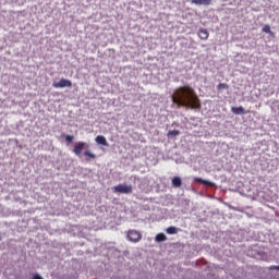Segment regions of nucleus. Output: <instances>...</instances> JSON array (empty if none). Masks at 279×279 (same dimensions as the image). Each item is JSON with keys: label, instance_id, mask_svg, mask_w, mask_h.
Listing matches in <instances>:
<instances>
[{"label": "nucleus", "instance_id": "nucleus-1", "mask_svg": "<svg viewBox=\"0 0 279 279\" xmlns=\"http://www.w3.org/2000/svg\"><path fill=\"white\" fill-rule=\"evenodd\" d=\"M172 101L182 108L192 110H199L202 108L195 89L189 85L178 87L172 95Z\"/></svg>", "mask_w": 279, "mask_h": 279}, {"label": "nucleus", "instance_id": "nucleus-2", "mask_svg": "<svg viewBox=\"0 0 279 279\" xmlns=\"http://www.w3.org/2000/svg\"><path fill=\"white\" fill-rule=\"evenodd\" d=\"M132 191H133L132 185L118 184L113 186V193H124L125 195H130Z\"/></svg>", "mask_w": 279, "mask_h": 279}, {"label": "nucleus", "instance_id": "nucleus-3", "mask_svg": "<svg viewBox=\"0 0 279 279\" xmlns=\"http://www.w3.org/2000/svg\"><path fill=\"white\" fill-rule=\"evenodd\" d=\"M128 239L132 243H138V241H141V239H143V235H141V232H138L136 230H129Z\"/></svg>", "mask_w": 279, "mask_h": 279}, {"label": "nucleus", "instance_id": "nucleus-4", "mask_svg": "<svg viewBox=\"0 0 279 279\" xmlns=\"http://www.w3.org/2000/svg\"><path fill=\"white\" fill-rule=\"evenodd\" d=\"M53 88H71L73 83L70 80L61 78L59 82L52 84Z\"/></svg>", "mask_w": 279, "mask_h": 279}, {"label": "nucleus", "instance_id": "nucleus-5", "mask_svg": "<svg viewBox=\"0 0 279 279\" xmlns=\"http://www.w3.org/2000/svg\"><path fill=\"white\" fill-rule=\"evenodd\" d=\"M84 149H88V145L86 144V142H78L74 146L73 151H74L75 156H82V150H84Z\"/></svg>", "mask_w": 279, "mask_h": 279}, {"label": "nucleus", "instance_id": "nucleus-6", "mask_svg": "<svg viewBox=\"0 0 279 279\" xmlns=\"http://www.w3.org/2000/svg\"><path fill=\"white\" fill-rule=\"evenodd\" d=\"M209 36H210V34L208 33V29L199 28V31H198V38H201V40H208Z\"/></svg>", "mask_w": 279, "mask_h": 279}, {"label": "nucleus", "instance_id": "nucleus-7", "mask_svg": "<svg viewBox=\"0 0 279 279\" xmlns=\"http://www.w3.org/2000/svg\"><path fill=\"white\" fill-rule=\"evenodd\" d=\"M194 5H210L213 0H191Z\"/></svg>", "mask_w": 279, "mask_h": 279}, {"label": "nucleus", "instance_id": "nucleus-8", "mask_svg": "<svg viewBox=\"0 0 279 279\" xmlns=\"http://www.w3.org/2000/svg\"><path fill=\"white\" fill-rule=\"evenodd\" d=\"M231 111L233 112V114H247V111H245V109L243 107H232Z\"/></svg>", "mask_w": 279, "mask_h": 279}, {"label": "nucleus", "instance_id": "nucleus-9", "mask_svg": "<svg viewBox=\"0 0 279 279\" xmlns=\"http://www.w3.org/2000/svg\"><path fill=\"white\" fill-rule=\"evenodd\" d=\"M96 143L98 145H104L105 147H108V141L106 140V137L104 135H98L96 137Z\"/></svg>", "mask_w": 279, "mask_h": 279}, {"label": "nucleus", "instance_id": "nucleus-10", "mask_svg": "<svg viewBox=\"0 0 279 279\" xmlns=\"http://www.w3.org/2000/svg\"><path fill=\"white\" fill-rule=\"evenodd\" d=\"M195 182H198L199 184H204L205 186H215V183L210 182V181H206L202 178H194Z\"/></svg>", "mask_w": 279, "mask_h": 279}, {"label": "nucleus", "instance_id": "nucleus-11", "mask_svg": "<svg viewBox=\"0 0 279 279\" xmlns=\"http://www.w3.org/2000/svg\"><path fill=\"white\" fill-rule=\"evenodd\" d=\"M172 185L174 189H180V186H182V179L180 177H174L172 179Z\"/></svg>", "mask_w": 279, "mask_h": 279}, {"label": "nucleus", "instance_id": "nucleus-12", "mask_svg": "<svg viewBox=\"0 0 279 279\" xmlns=\"http://www.w3.org/2000/svg\"><path fill=\"white\" fill-rule=\"evenodd\" d=\"M84 156L86 157V160H95V158H97L96 154L90 153V150H85L84 151Z\"/></svg>", "mask_w": 279, "mask_h": 279}, {"label": "nucleus", "instance_id": "nucleus-13", "mask_svg": "<svg viewBox=\"0 0 279 279\" xmlns=\"http://www.w3.org/2000/svg\"><path fill=\"white\" fill-rule=\"evenodd\" d=\"M168 138H175V136H180V131L179 130H173L169 131L167 133Z\"/></svg>", "mask_w": 279, "mask_h": 279}, {"label": "nucleus", "instance_id": "nucleus-14", "mask_svg": "<svg viewBox=\"0 0 279 279\" xmlns=\"http://www.w3.org/2000/svg\"><path fill=\"white\" fill-rule=\"evenodd\" d=\"M156 241L157 243H162V241H167V235H165V233H158L156 235Z\"/></svg>", "mask_w": 279, "mask_h": 279}, {"label": "nucleus", "instance_id": "nucleus-15", "mask_svg": "<svg viewBox=\"0 0 279 279\" xmlns=\"http://www.w3.org/2000/svg\"><path fill=\"white\" fill-rule=\"evenodd\" d=\"M166 232H167V234H178V228H175V227H168Z\"/></svg>", "mask_w": 279, "mask_h": 279}, {"label": "nucleus", "instance_id": "nucleus-16", "mask_svg": "<svg viewBox=\"0 0 279 279\" xmlns=\"http://www.w3.org/2000/svg\"><path fill=\"white\" fill-rule=\"evenodd\" d=\"M218 90H228V88H230V85H228L227 83H220L217 86Z\"/></svg>", "mask_w": 279, "mask_h": 279}, {"label": "nucleus", "instance_id": "nucleus-17", "mask_svg": "<svg viewBox=\"0 0 279 279\" xmlns=\"http://www.w3.org/2000/svg\"><path fill=\"white\" fill-rule=\"evenodd\" d=\"M262 32H264V34H271V26L269 25H265L263 28H262Z\"/></svg>", "mask_w": 279, "mask_h": 279}, {"label": "nucleus", "instance_id": "nucleus-18", "mask_svg": "<svg viewBox=\"0 0 279 279\" xmlns=\"http://www.w3.org/2000/svg\"><path fill=\"white\" fill-rule=\"evenodd\" d=\"M73 138H75L73 135H66L65 136V141H66L68 144L73 143Z\"/></svg>", "mask_w": 279, "mask_h": 279}, {"label": "nucleus", "instance_id": "nucleus-19", "mask_svg": "<svg viewBox=\"0 0 279 279\" xmlns=\"http://www.w3.org/2000/svg\"><path fill=\"white\" fill-rule=\"evenodd\" d=\"M269 269H270V271H274V269H276L277 271H279V266H270Z\"/></svg>", "mask_w": 279, "mask_h": 279}]
</instances>
